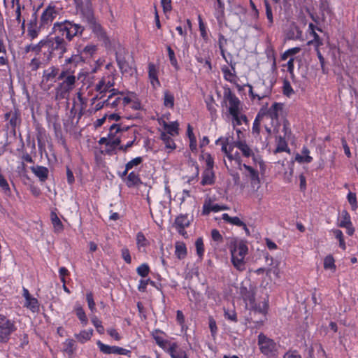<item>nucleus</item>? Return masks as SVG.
<instances>
[{
    "label": "nucleus",
    "mask_w": 358,
    "mask_h": 358,
    "mask_svg": "<svg viewBox=\"0 0 358 358\" xmlns=\"http://www.w3.org/2000/svg\"><path fill=\"white\" fill-rule=\"evenodd\" d=\"M85 30L80 24L69 20L58 21L52 27V36L47 38L55 57L62 58L69 50L70 43L76 36H81Z\"/></svg>",
    "instance_id": "nucleus-1"
},
{
    "label": "nucleus",
    "mask_w": 358,
    "mask_h": 358,
    "mask_svg": "<svg viewBox=\"0 0 358 358\" xmlns=\"http://www.w3.org/2000/svg\"><path fill=\"white\" fill-rule=\"evenodd\" d=\"M85 62V59L80 54H72L66 57L59 69L58 84L55 89V99L57 101L66 99L71 92L75 88L77 78L75 76L78 66Z\"/></svg>",
    "instance_id": "nucleus-2"
},
{
    "label": "nucleus",
    "mask_w": 358,
    "mask_h": 358,
    "mask_svg": "<svg viewBox=\"0 0 358 358\" xmlns=\"http://www.w3.org/2000/svg\"><path fill=\"white\" fill-rule=\"evenodd\" d=\"M85 62V59L80 54H72L66 57L59 69L58 84L55 89V99L57 101L66 99L71 92L75 88L77 78L75 76L78 66Z\"/></svg>",
    "instance_id": "nucleus-3"
},
{
    "label": "nucleus",
    "mask_w": 358,
    "mask_h": 358,
    "mask_svg": "<svg viewBox=\"0 0 358 358\" xmlns=\"http://www.w3.org/2000/svg\"><path fill=\"white\" fill-rule=\"evenodd\" d=\"M49 45L46 38L41 40L36 44L31 43L25 46L24 52L26 53L29 52L35 53V57L29 63L31 71H35L45 66L53 57H55Z\"/></svg>",
    "instance_id": "nucleus-4"
},
{
    "label": "nucleus",
    "mask_w": 358,
    "mask_h": 358,
    "mask_svg": "<svg viewBox=\"0 0 358 358\" xmlns=\"http://www.w3.org/2000/svg\"><path fill=\"white\" fill-rule=\"evenodd\" d=\"M151 336L156 344L171 358H189L187 351L182 348L178 343L166 338L167 334L159 329L151 331Z\"/></svg>",
    "instance_id": "nucleus-5"
},
{
    "label": "nucleus",
    "mask_w": 358,
    "mask_h": 358,
    "mask_svg": "<svg viewBox=\"0 0 358 358\" xmlns=\"http://www.w3.org/2000/svg\"><path fill=\"white\" fill-rule=\"evenodd\" d=\"M259 112H262L264 117H267L271 120V124L273 127V132L276 134L279 132L280 120L284 121V118H287V112L285 109L283 103L274 102L269 108L262 107Z\"/></svg>",
    "instance_id": "nucleus-6"
},
{
    "label": "nucleus",
    "mask_w": 358,
    "mask_h": 358,
    "mask_svg": "<svg viewBox=\"0 0 358 358\" xmlns=\"http://www.w3.org/2000/svg\"><path fill=\"white\" fill-rule=\"evenodd\" d=\"M231 262L238 271L245 270V257L248 252V248L243 242L231 243L229 248Z\"/></svg>",
    "instance_id": "nucleus-7"
},
{
    "label": "nucleus",
    "mask_w": 358,
    "mask_h": 358,
    "mask_svg": "<svg viewBox=\"0 0 358 358\" xmlns=\"http://www.w3.org/2000/svg\"><path fill=\"white\" fill-rule=\"evenodd\" d=\"M107 72L95 85L94 90L101 94L100 99H102L105 93L108 91L110 92L111 89L115 85V80L116 78V70L112 63L106 65Z\"/></svg>",
    "instance_id": "nucleus-8"
},
{
    "label": "nucleus",
    "mask_w": 358,
    "mask_h": 358,
    "mask_svg": "<svg viewBox=\"0 0 358 358\" xmlns=\"http://www.w3.org/2000/svg\"><path fill=\"white\" fill-rule=\"evenodd\" d=\"M245 86L248 87V94L252 101L262 99L269 97L271 95L273 85L266 83L264 80H259L254 83L253 85L247 83Z\"/></svg>",
    "instance_id": "nucleus-9"
},
{
    "label": "nucleus",
    "mask_w": 358,
    "mask_h": 358,
    "mask_svg": "<svg viewBox=\"0 0 358 358\" xmlns=\"http://www.w3.org/2000/svg\"><path fill=\"white\" fill-rule=\"evenodd\" d=\"M258 346L260 352L267 358H276L278 354L277 343L264 334L258 335Z\"/></svg>",
    "instance_id": "nucleus-10"
},
{
    "label": "nucleus",
    "mask_w": 358,
    "mask_h": 358,
    "mask_svg": "<svg viewBox=\"0 0 358 358\" xmlns=\"http://www.w3.org/2000/svg\"><path fill=\"white\" fill-rule=\"evenodd\" d=\"M16 329L15 321L0 313V343H7Z\"/></svg>",
    "instance_id": "nucleus-11"
},
{
    "label": "nucleus",
    "mask_w": 358,
    "mask_h": 358,
    "mask_svg": "<svg viewBox=\"0 0 358 358\" xmlns=\"http://www.w3.org/2000/svg\"><path fill=\"white\" fill-rule=\"evenodd\" d=\"M231 137L230 136H221L215 141L217 145L221 146V150L225 154L227 159L230 161H235L238 165L241 166L242 159L238 152H233L235 147L231 148Z\"/></svg>",
    "instance_id": "nucleus-12"
},
{
    "label": "nucleus",
    "mask_w": 358,
    "mask_h": 358,
    "mask_svg": "<svg viewBox=\"0 0 358 358\" xmlns=\"http://www.w3.org/2000/svg\"><path fill=\"white\" fill-rule=\"evenodd\" d=\"M224 101L228 102L229 113L238 121L237 113L241 110V102L229 87L224 90Z\"/></svg>",
    "instance_id": "nucleus-13"
},
{
    "label": "nucleus",
    "mask_w": 358,
    "mask_h": 358,
    "mask_svg": "<svg viewBox=\"0 0 358 358\" xmlns=\"http://www.w3.org/2000/svg\"><path fill=\"white\" fill-rule=\"evenodd\" d=\"M3 118L8 122L6 127L10 128L13 133L15 134L17 127H20L22 122L20 110L17 106L14 105L13 108L7 110L4 113Z\"/></svg>",
    "instance_id": "nucleus-14"
},
{
    "label": "nucleus",
    "mask_w": 358,
    "mask_h": 358,
    "mask_svg": "<svg viewBox=\"0 0 358 358\" xmlns=\"http://www.w3.org/2000/svg\"><path fill=\"white\" fill-rule=\"evenodd\" d=\"M59 14V9L53 3L48 4L43 10L39 24L41 27H48Z\"/></svg>",
    "instance_id": "nucleus-15"
},
{
    "label": "nucleus",
    "mask_w": 358,
    "mask_h": 358,
    "mask_svg": "<svg viewBox=\"0 0 358 358\" xmlns=\"http://www.w3.org/2000/svg\"><path fill=\"white\" fill-rule=\"evenodd\" d=\"M59 77V69L57 66H51L43 70L41 86L45 90H49Z\"/></svg>",
    "instance_id": "nucleus-16"
},
{
    "label": "nucleus",
    "mask_w": 358,
    "mask_h": 358,
    "mask_svg": "<svg viewBox=\"0 0 358 358\" xmlns=\"http://www.w3.org/2000/svg\"><path fill=\"white\" fill-rule=\"evenodd\" d=\"M123 94V92H120L117 89H111L110 94L108 95L107 99H105L106 107L114 109L115 111L121 107H124L122 97Z\"/></svg>",
    "instance_id": "nucleus-17"
},
{
    "label": "nucleus",
    "mask_w": 358,
    "mask_h": 358,
    "mask_svg": "<svg viewBox=\"0 0 358 358\" xmlns=\"http://www.w3.org/2000/svg\"><path fill=\"white\" fill-rule=\"evenodd\" d=\"M79 10L94 31H98L101 29V25L96 22L95 18L92 7V2L87 1L86 6L82 7Z\"/></svg>",
    "instance_id": "nucleus-18"
},
{
    "label": "nucleus",
    "mask_w": 358,
    "mask_h": 358,
    "mask_svg": "<svg viewBox=\"0 0 358 358\" xmlns=\"http://www.w3.org/2000/svg\"><path fill=\"white\" fill-rule=\"evenodd\" d=\"M228 55L230 57V62L228 64L229 66L223 65L221 67V71L223 74V78L226 81L232 84H236L238 80L236 71V63L233 61L231 54L229 53Z\"/></svg>",
    "instance_id": "nucleus-19"
},
{
    "label": "nucleus",
    "mask_w": 358,
    "mask_h": 358,
    "mask_svg": "<svg viewBox=\"0 0 358 358\" xmlns=\"http://www.w3.org/2000/svg\"><path fill=\"white\" fill-rule=\"evenodd\" d=\"M96 345L99 349V350L105 355H125L130 357L131 351L126 348H123L122 347L116 346V345H108L104 344L101 341H96Z\"/></svg>",
    "instance_id": "nucleus-20"
},
{
    "label": "nucleus",
    "mask_w": 358,
    "mask_h": 358,
    "mask_svg": "<svg viewBox=\"0 0 358 358\" xmlns=\"http://www.w3.org/2000/svg\"><path fill=\"white\" fill-rule=\"evenodd\" d=\"M22 295L24 299L23 307L27 308L34 313H38L40 310V303L38 300L30 294L29 291L24 287H22Z\"/></svg>",
    "instance_id": "nucleus-21"
},
{
    "label": "nucleus",
    "mask_w": 358,
    "mask_h": 358,
    "mask_svg": "<svg viewBox=\"0 0 358 358\" xmlns=\"http://www.w3.org/2000/svg\"><path fill=\"white\" fill-rule=\"evenodd\" d=\"M191 221L192 220L189 218L188 215L187 214H180L176 217L175 220V226L179 234L184 237L187 236L185 229L190 225Z\"/></svg>",
    "instance_id": "nucleus-22"
},
{
    "label": "nucleus",
    "mask_w": 358,
    "mask_h": 358,
    "mask_svg": "<svg viewBox=\"0 0 358 358\" xmlns=\"http://www.w3.org/2000/svg\"><path fill=\"white\" fill-rule=\"evenodd\" d=\"M244 290H245V293L243 292V290L241 291L243 300L246 303L248 302L252 308H255V310H258L259 312H260L262 313H266L268 309V304L266 302H264L263 303L262 308H257L255 304V294L252 292L248 291L246 288H244Z\"/></svg>",
    "instance_id": "nucleus-23"
},
{
    "label": "nucleus",
    "mask_w": 358,
    "mask_h": 358,
    "mask_svg": "<svg viewBox=\"0 0 358 358\" xmlns=\"http://www.w3.org/2000/svg\"><path fill=\"white\" fill-rule=\"evenodd\" d=\"M123 106H129L134 110H138L141 108V103L136 93L128 92L127 96L123 97Z\"/></svg>",
    "instance_id": "nucleus-24"
},
{
    "label": "nucleus",
    "mask_w": 358,
    "mask_h": 358,
    "mask_svg": "<svg viewBox=\"0 0 358 358\" xmlns=\"http://www.w3.org/2000/svg\"><path fill=\"white\" fill-rule=\"evenodd\" d=\"M243 167L245 169V171L248 172L246 176L250 180L251 187L252 189H255L256 187H257V189H259L260 188V178L259 176L258 171L255 169L252 166L245 164H243Z\"/></svg>",
    "instance_id": "nucleus-25"
},
{
    "label": "nucleus",
    "mask_w": 358,
    "mask_h": 358,
    "mask_svg": "<svg viewBox=\"0 0 358 358\" xmlns=\"http://www.w3.org/2000/svg\"><path fill=\"white\" fill-rule=\"evenodd\" d=\"M316 30L319 31H322V29L320 27H317V26L314 25L313 23H310L308 24V31L313 37V39L311 41H309L308 42V45H313L315 46V48H320L321 45H323L322 39L320 37V36L317 34Z\"/></svg>",
    "instance_id": "nucleus-26"
},
{
    "label": "nucleus",
    "mask_w": 358,
    "mask_h": 358,
    "mask_svg": "<svg viewBox=\"0 0 358 358\" xmlns=\"http://www.w3.org/2000/svg\"><path fill=\"white\" fill-rule=\"evenodd\" d=\"M148 78L153 88L156 89L161 86L158 78V69L154 63L148 64Z\"/></svg>",
    "instance_id": "nucleus-27"
},
{
    "label": "nucleus",
    "mask_w": 358,
    "mask_h": 358,
    "mask_svg": "<svg viewBox=\"0 0 358 358\" xmlns=\"http://www.w3.org/2000/svg\"><path fill=\"white\" fill-rule=\"evenodd\" d=\"M231 148H237L242 152L243 156L245 157H250L254 155L253 151L245 141H234L232 138H231Z\"/></svg>",
    "instance_id": "nucleus-28"
},
{
    "label": "nucleus",
    "mask_w": 358,
    "mask_h": 358,
    "mask_svg": "<svg viewBox=\"0 0 358 358\" xmlns=\"http://www.w3.org/2000/svg\"><path fill=\"white\" fill-rule=\"evenodd\" d=\"M124 181L128 187H136L142 183L139 173L134 171L127 175Z\"/></svg>",
    "instance_id": "nucleus-29"
},
{
    "label": "nucleus",
    "mask_w": 358,
    "mask_h": 358,
    "mask_svg": "<svg viewBox=\"0 0 358 358\" xmlns=\"http://www.w3.org/2000/svg\"><path fill=\"white\" fill-rule=\"evenodd\" d=\"M290 139L283 138L281 137V134H279L276 136V148L275 150V153H279L285 152L288 154L290 153V149L288 146L287 141Z\"/></svg>",
    "instance_id": "nucleus-30"
},
{
    "label": "nucleus",
    "mask_w": 358,
    "mask_h": 358,
    "mask_svg": "<svg viewBox=\"0 0 358 358\" xmlns=\"http://www.w3.org/2000/svg\"><path fill=\"white\" fill-rule=\"evenodd\" d=\"M30 169L41 182H45L48 179L49 170L47 167L37 165L36 166H31Z\"/></svg>",
    "instance_id": "nucleus-31"
},
{
    "label": "nucleus",
    "mask_w": 358,
    "mask_h": 358,
    "mask_svg": "<svg viewBox=\"0 0 358 358\" xmlns=\"http://www.w3.org/2000/svg\"><path fill=\"white\" fill-rule=\"evenodd\" d=\"M262 112L259 111L257 113L252 124L251 132L255 138H260L261 124L264 118L262 115Z\"/></svg>",
    "instance_id": "nucleus-32"
},
{
    "label": "nucleus",
    "mask_w": 358,
    "mask_h": 358,
    "mask_svg": "<svg viewBox=\"0 0 358 358\" xmlns=\"http://www.w3.org/2000/svg\"><path fill=\"white\" fill-rule=\"evenodd\" d=\"M115 58L118 67L122 73H129L131 71L129 62L126 60L123 54L117 52L115 54Z\"/></svg>",
    "instance_id": "nucleus-33"
},
{
    "label": "nucleus",
    "mask_w": 358,
    "mask_h": 358,
    "mask_svg": "<svg viewBox=\"0 0 358 358\" xmlns=\"http://www.w3.org/2000/svg\"><path fill=\"white\" fill-rule=\"evenodd\" d=\"M215 183V173L213 170L206 169L202 173L201 184L203 186L212 185Z\"/></svg>",
    "instance_id": "nucleus-34"
},
{
    "label": "nucleus",
    "mask_w": 358,
    "mask_h": 358,
    "mask_svg": "<svg viewBox=\"0 0 358 358\" xmlns=\"http://www.w3.org/2000/svg\"><path fill=\"white\" fill-rule=\"evenodd\" d=\"M175 255L180 259H184L187 255V249L185 243L182 241H177L175 244Z\"/></svg>",
    "instance_id": "nucleus-35"
},
{
    "label": "nucleus",
    "mask_w": 358,
    "mask_h": 358,
    "mask_svg": "<svg viewBox=\"0 0 358 358\" xmlns=\"http://www.w3.org/2000/svg\"><path fill=\"white\" fill-rule=\"evenodd\" d=\"M163 127L165 132L168 134V135H171V136H175L178 134L179 131V124L177 121L171 122L167 123L166 122H163Z\"/></svg>",
    "instance_id": "nucleus-36"
},
{
    "label": "nucleus",
    "mask_w": 358,
    "mask_h": 358,
    "mask_svg": "<svg viewBox=\"0 0 358 358\" xmlns=\"http://www.w3.org/2000/svg\"><path fill=\"white\" fill-rule=\"evenodd\" d=\"M310 150L306 146H303L301 150V155L296 154L295 156V160L299 163H306L309 164L312 162L313 157L310 156Z\"/></svg>",
    "instance_id": "nucleus-37"
},
{
    "label": "nucleus",
    "mask_w": 358,
    "mask_h": 358,
    "mask_svg": "<svg viewBox=\"0 0 358 358\" xmlns=\"http://www.w3.org/2000/svg\"><path fill=\"white\" fill-rule=\"evenodd\" d=\"M120 136L108 137V142L107 143L106 152L108 155H112L113 152L120 146Z\"/></svg>",
    "instance_id": "nucleus-38"
},
{
    "label": "nucleus",
    "mask_w": 358,
    "mask_h": 358,
    "mask_svg": "<svg viewBox=\"0 0 358 358\" xmlns=\"http://www.w3.org/2000/svg\"><path fill=\"white\" fill-rule=\"evenodd\" d=\"M43 27H41V25H37L36 22H32L31 21L28 24V28H27V36L31 40H34L38 36V34L41 31V29Z\"/></svg>",
    "instance_id": "nucleus-39"
},
{
    "label": "nucleus",
    "mask_w": 358,
    "mask_h": 358,
    "mask_svg": "<svg viewBox=\"0 0 358 358\" xmlns=\"http://www.w3.org/2000/svg\"><path fill=\"white\" fill-rule=\"evenodd\" d=\"M282 132L283 134H281V137L283 138L291 139L292 137V132L291 129V124L287 118H284V121L282 122V128L280 127V130L278 134Z\"/></svg>",
    "instance_id": "nucleus-40"
},
{
    "label": "nucleus",
    "mask_w": 358,
    "mask_h": 358,
    "mask_svg": "<svg viewBox=\"0 0 358 358\" xmlns=\"http://www.w3.org/2000/svg\"><path fill=\"white\" fill-rule=\"evenodd\" d=\"M13 6H14V3L16 4V8L15 10V21L17 24V25L21 24V27L22 29L24 28L25 26V20H21V9L24 8V6H22V5L20 3V0H12Z\"/></svg>",
    "instance_id": "nucleus-41"
},
{
    "label": "nucleus",
    "mask_w": 358,
    "mask_h": 358,
    "mask_svg": "<svg viewBox=\"0 0 358 358\" xmlns=\"http://www.w3.org/2000/svg\"><path fill=\"white\" fill-rule=\"evenodd\" d=\"M171 136V135H168L165 131H162L160 134V139L164 143L165 148L173 150L176 148V145Z\"/></svg>",
    "instance_id": "nucleus-42"
},
{
    "label": "nucleus",
    "mask_w": 358,
    "mask_h": 358,
    "mask_svg": "<svg viewBox=\"0 0 358 358\" xmlns=\"http://www.w3.org/2000/svg\"><path fill=\"white\" fill-rule=\"evenodd\" d=\"M93 335V329L82 330L78 334H75L76 338L80 343H85L90 341Z\"/></svg>",
    "instance_id": "nucleus-43"
},
{
    "label": "nucleus",
    "mask_w": 358,
    "mask_h": 358,
    "mask_svg": "<svg viewBox=\"0 0 358 358\" xmlns=\"http://www.w3.org/2000/svg\"><path fill=\"white\" fill-rule=\"evenodd\" d=\"M128 129H129V127L122 126L121 124H113L110 127L108 136V137L120 136L118 134L122 131H127Z\"/></svg>",
    "instance_id": "nucleus-44"
},
{
    "label": "nucleus",
    "mask_w": 358,
    "mask_h": 358,
    "mask_svg": "<svg viewBox=\"0 0 358 358\" xmlns=\"http://www.w3.org/2000/svg\"><path fill=\"white\" fill-rule=\"evenodd\" d=\"M50 219L51 222L53 225L55 232H62L64 230V225L60 219L59 218V217L57 216V213L55 212H51Z\"/></svg>",
    "instance_id": "nucleus-45"
},
{
    "label": "nucleus",
    "mask_w": 358,
    "mask_h": 358,
    "mask_svg": "<svg viewBox=\"0 0 358 358\" xmlns=\"http://www.w3.org/2000/svg\"><path fill=\"white\" fill-rule=\"evenodd\" d=\"M163 103L166 108H173L174 107V95L169 90H165L164 92Z\"/></svg>",
    "instance_id": "nucleus-46"
},
{
    "label": "nucleus",
    "mask_w": 358,
    "mask_h": 358,
    "mask_svg": "<svg viewBox=\"0 0 358 358\" xmlns=\"http://www.w3.org/2000/svg\"><path fill=\"white\" fill-rule=\"evenodd\" d=\"M136 241L138 250H141L143 248H146L150 245V241L141 231L136 234Z\"/></svg>",
    "instance_id": "nucleus-47"
},
{
    "label": "nucleus",
    "mask_w": 358,
    "mask_h": 358,
    "mask_svg": "<svg viewBox=\"0 0 358 358\" xmlns=\"http://www.w3.org/2000/svg\"><path fill=\"white\" fill-rule=\"evenodd\" d=\"M0 188L2 193L7 196H10L12 192L7 180L0 171Z\"/></svg>",
    "instance_id": "nucleus-48"
},
{
    "label": "nucleus",
    "mask_w": 358,
    "mask_h": 358,
    "mask_svg": "<svg viewBox=\"0 0 358 358\" xmlns=\"http://www.w3.org/2000/svg\"><path fill=\"white\" fill-rule=\"evenodd\" d=\"M76 350V341L73 339L68 338L64 343V352L69 357L72 356Z\"/></svg>",
    "instance_id": "nucleus-49"
},
{
    "label": "nucleus",
    "mask_w": 358,
    "mask_h": 358,
    "mask_svg": "<svg viewBox=\"0 0 358 358\" xmlns=\"http://www.w3.org/2000/svg\"><path fill=\"white\" fill-rule=\"evenodd\" d=\"M222 218L224 222L231 224L238 227L245 226V223L238 217H231L227 213H224Z\"/></svg>",
    "instance_id": "nucleus-50"
},
{
    "label": "nucleus",
    "mask_w": 358,
    "mask_h": 358,
    "mask_svg": "<svg viewBox=\"0 0 358 358\" xmlns=\"http://www.w3.org/2000/svg\"><path fill=\"white\" fill-rule=\"evenodd\" d=\"M75 312L77 317L80 321L83 326H86L88 323V319L83 308L78 305L75 307Z\"/></svg>",
    "instance_id": "nucleus-51"
},
{
    "label": "nucleus",
    "mask_w": 358,
    "mask_h": 358,
    "mask_svg": "<svg viewBox=\"0 0 358 358\" xmlns=\"http://www.w3.org/2000/svg\"><path fill=\"white\" fill-rule=\"evenodd\" d=\"M195 248L196 255L200 260H202L204 256L205 247L203 238L199 237L195 241Z\"/></svg>",
    "instance_id": "nucleus-52"
},
{
    "label": "nucleus",
    "mask_w": 358,
    "mask_h": 358,
    "mask_svg": "<svg viewBox=\"0 0 358 358\" xmlns=\"http://www.w3.org/2000/svg\"><path fill=\"white\" fill-rule=\"evenodd\" d=\"M152 285L155 287V282L152 280L150 278L141 279L138 285V290L141 292H145L147 290L148 285Z\"/></svg>",
    "instance_id": "nucleus-53"
},
{
    "label": "nucleus",
    "mask_w": 358,
    "mask_h": 358,
    "mask_svg": "<svg viewBox=\"0 0 358 358\" xmlns=\"http://www.w3.org/2000/svg\"><path fill=\"white\" fill-rule=\"evenodd\" d=\"M324 268L326 270L330 269L333 271H336L335 259L332 255H329L325 257L324 259Z\"/></svg>",
    "instance_id": "nucleus-54"
},
{
    "label": "nucleus",
    "mask_w": 358,
    "mask_h": 358,
    "mask_svg": "<svg viewBox=\"0 0 358 358\" xmlns=\"http://www.w3.org/2000/svg\"><path fill=\"white\" fill-rule=\"evenodd\" d=\"M166 50L171 64L174 67L176 70H178L179 65L174 50L171 48L170 45H168L166 47Z\"/></svg>",
    "instance_id": "nucleus-55"
},
{
    "label": "nucleus",
    "mask_w": 358,
    "mask_h": 358,
    "mask_svg": "<svg viewBox=\"0 0 358 358\" xmlns=\"http://www.w3.org/2000/svg\"><path fill=\"white\" fill-rule=\"evenodd\" d=\"M224 317L226 320L232 322H238V317L237 314L234 308L232 309H226L224 308Z\"/></svg>",
    "instance_id": "nucleus-56"
},
{
    "label": "nucleus",
    "mask_w": 358,
    "mask_h": 358,
    "mask_svg": "<svg viewBox=\"0 0 358 358\" xmlns=\"http://www.w3.org/2000/svg\"><path fill=\"white\" fill-rule=\"evenodd\" d=\"M150 272V268L147 263H143L136 268V273L142 278L147 277Z\"/></svg>",
    "instance_id": "nucleus-57"
},
{
    "label": "nucleus",
    "mask_w": 358,
    "mask_h": 358,
    "mask_svg": "<svg viewBox=\"0 0 358 358\" xmlns=\"http://www.w3.org/2000/svg\"><path fill=\"white\" fill-rule=\"evenodd\" d=\"M351 217L350 214L348 213L347 210H343L341 213V220L338 224V226L340 227H345L349 225H351Z\"/></svg>",
    "instance_id": "nucleus-58"
},
{
    "label": "nucleus",
    "mask_w": 358,
    "mask_h": 358,
    "mask_svg": "<svg viewBox=\"0 0 358 358\" xmlns=\"http://www.w3.org/2000/svg\"><path fill=\"white\" fill-rule=\"evenodd\" d=\"M176 322L181 328V331H184L187 329V327L185 324V317L182 310H178L176 311Z\"/></svg>",
    "instance_id": "nucleus-59"
},
{
    "label": "nucleus",
    "mask_w": 358,
    "mask_h": 358,
    "mask_svg": "<svg viewBox=\"0 0 358 358\" xmlns=\"http://www.w3.org/2000/svg\"><path fill=\"white\" fill-rule=\"evenodd\" d=\"M320 9L322 13V15L332 14V10L330 7L329 1H328L327 0L320 1Z\"/></svg>",
    "instance_id": "nucleus-60"
},
{
    "label": "nucleus",
    "mask_w": 358,
    "mask_h": 358,
    "mask_svg": "<svg viewBox=\"0 0 358 358\" xmlns=\"http://www.w3.org/2000/svg\"><path fill=\"white\" fill-rule=\"evenodd\" d=\"M294 57H290L288 62L286 64H282V67L287 68V71L289 73L290 78L294 80L295 78V75L294 73Z\"/></svg>",
    "instance_id": "nucleus-61"
},
{
    "label": "nucleus",
    "mask_w": 358,
    "mask_h": 358,
    "mask_svg": "<svg viewBox=\"0 0 358 358\" xmlns=\"http://www.w3.org/2000/svg\"><path fill=\"white\" fill-rule=\"evenodd\" d=\"M208 325L211 336L215 338L217 334L218 328L215 320L212 316L208 317Z\"/></svg>",
    "instance_id": "nucleus-62"
},
{
    "label": "nucleus",
    "mask_w": 358,
    "mask_h": 358,
    "mask_svg": "<svg viewBox=\"0 0 358 358\" xmlns=\"http://www.w3.org/2000/svg\"><path fill=\"white\" fill-rule=\"evenodd\" d=\"M347 199L349 202L350 205L351 206V209L353 211L357 210L358 208L357 201V196L355 193L350 192L347 195Z\"/></svg>",
    "instance_id": "nucleus-63"
},
{
    "label": "nucleus",
    "mask_w": 358,
    "mask_h": 358,
    "mask_svg": "<svg viewBox=\"0 0 358 358\" xmlns=\"http://www.w3.org/2000/svg\"><path fill=\"white\" fill-rule=\"evenodd\" d=\"M143 157H136L129 161L125 165L127 166V169L131 170L132 169L141 165L143 163Z\"/></svg>",
    "instance_id": "nucleus-64"
}]
</instances>
